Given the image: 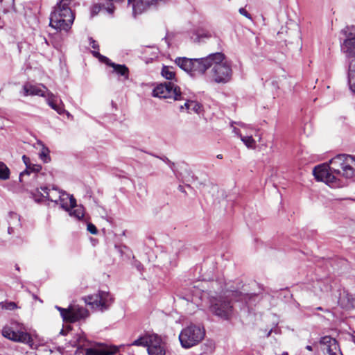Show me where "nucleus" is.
<instances>
[{
	"mask_svg": "<svg viewBox=\"0 0 355 355\" xmlns=\"http://www.w3.org/2000/svg\"><path fill=\"white\" fill-rule=\"evenodd\" d=\"M175 64L191 76L202 75L212 67V78L217 83H227L232 77V69L229 62L222 53H215L202 58L189 59L177 58Z\"/></svg>",
	"mask_w": 355,
	"mask_h": 355,
	"instance_id": "1",
	"label": "nucleus"
},
{
	"mask_svg": "<svg viewBox=\"0 0 355 355\" xmlns=\"http://www.w3.org/2000/svg\"><path fill=\"white\" fill-rule=\"evenodd\" d=\"M316 180L325 182L332 187H342L346 180L355 178V157L340 154L329 161L315 166L313 171Z\"/></svg>",
	"mask_w": 355,
	"mask_h": 355,
	"instance_id": "2",
	"label": "nucleus"
},
{
	"mask_svg": "<svg viewBox=\"0 0 355 355\" xmlns=\"http://www.w3.org/2000/svg\"><path fill=\"white\" fill-rule=\"evenodd\" d=\"M71 0H61L51 14L50 26L58 30L68 31L73 22L74 15L69 4Z\"/></svg>",
	"mask_w": 355,
	"mask_h": 355,
	"instance_id": "3",
	"label": "nucleus"
},
{
	"mask_svg": "<svg viewBox=\"0 0 355 355\" xmlns=\"http://www.w3.org/2000/svg\"><path fill=\"white\" fill-rule=\"evenodd\" d=\"M205 336V330L200 326L191 324L184 328L180 335L179 340L183 348L189 349L198 345Z\"/></svg>",
	"mask_w": 355,
	"mask_h": 355,
	"instance_id": "4",
	"label": "nucleus"
},
{
	"mask_svg": "<svg viewBox=\"0 0 355 355\" xmlns=\"http://www.w3.org/2000/svg\"><path fill=\"white\" fill-rule=\"evenodd\" d=\"M2 335L12 341L27 344L31 348H35L32 336L26 332L23 324H15V327H5L2 330Z\"/></svg>",
	"mask_w": 355,
	"mask_h": 355,
	"instance_id": "5",
	"label": "nucleus"
},
{
	"mask_svg": "<svg viewBox=\"0 0 355 355\" xmlns=\"http://www.w3.org/2000/svg\"><path fill=\"white\" fill-rule=\"evenodd\" d=\"M112 295L107 291H100L97 293L89 295L85 298V302L93 309L103 311L109 309L113 303Z\"/></svg>",
	"mask_w": 355,
	"mask_h": 355,
	"instance_id": "6",
	"label": "nucleus"
},
{
	"mask_svg": "<svg viewBox=\"0 0 355 355\" xmlns=\"http://www.w3.org/2000/svg\"><path fill=\"white\" fill-rule=\"evenodd\" d=\"M153 96L160 98H172L173 101L182 99L180 87L171 82L157 85L153 91Z\"/></svg>",
	"mask_w": 355,
	"mask_h": 355,
	"instance_id": "7",
	"label": "nucleus"
},
{
	"mask_svg": "<svg viewBox=\"0 0 355 355\" xmlns=\"http://www.w3.org/2000/svg\"><path fill=\"white\" fill-rule=\"evenodd\" d=\"M55 308L60 311L63 320L65 322H74L89 316L88 311L79 305H70L67 309L61 308L58 306Z\"/></svg>",
	"mask_w": 355,
	"mask_h": 355,
	"instance_id": "8",
	"label": "nucleus"
},
{
	"mask_svg": "<svg viewBox=\"0 0 355 355\" xmlns=\"http://www.w3.org/2000/svg\"><path fill=\"white\" fill-rule=\"evenodd\" d=\"M343 33L345 39L341 44V49L350 62L355 59V26L346 27L343 30Z\"/></svg>",
	"mask_w": 355,
	"mask_h": 355,
	"instance_id": "9",
	"label": "nucleus"
},
{
	"mask_svg": "<svg viewBox=\"0 0 355 355\" xmlns=\"http://www.w3.org/2000/svg\"><path fill=\"white\" fill-rule=\"evenodd\" d=\"M210 310L215 315L227 319L232 313V306L229 300L220 296L211 300Z\"/></svg>",
	"mask_w": 355,
	"mask_h": 355,
	"instance_id": "10",
	"label": "nucleus"
},
{
	"mask_svg": "<svg viewBox=\"0 0 355 355\" xmlns=\"http://www.w3.org/2000/svg\"><path fill=\"white\" fill-rule=\"evenodd\" d=\"M63 191L58 190L56 188L53 187L49 189L47 187H41L37 189L35 196L37 194L41 196L39 199H35L37 201H43L44 199L51 202L58 203Z\"/></svg>",
	"mask_w": 355,
	"mask_h": 355,
	"instance_id": "11",
	"label": "nucleus"
},
{
	"mask_svg": "<svg viewBox=\"0 0 355 355\" xmlns=\"http://www.w3.org/2000/svg\"><path fill=\"white\" fill-rule=\"evenodd\" d=\"M320 343L322 350L327 355H343L335 338L324 336L321 338Z\"/></svg>",
	"mask_w": 355,
	"mask_h": 355,
	"instance_id": "12",
	"label": "nucleus"
},
{
	"mask_svg": "<svg viewBox=\"0 0 355 355\" xmlns=\"http://www.w3.org/2000/svg\"><path fill=\"white\" fill-rule=\"evenodd\" d=\"M92 53L96 58H98L100 60L112 67L116 73L123 76L125 80L128 79L129 70L125 65L112 62L107 57L101 55L98 51H93Z\"/></svg>",
	"mask_w": 355,
	"mask_h": 355,
	"instance_id": "13",
	"label": "nucleus"
},
{
	"mask_svg": "<svg viewBox=\"0 0 355 355\" xmlns=\"http://www.w3.org/2000/svg\"><path fill=\"white\" fill-rule=\"evenodd\" d=\"M49 92L47 88L43 85H32L27 83L22 87L21 94L24 96H45Z\"/></svg>",
	"mask_w": 355,
	"mask_h": 355,
	"instance_id": "14",
	"label": "nucleus"
},
{
	"mask_svg": "<svg viewBox=\"0 0 355 355\" xmlns=\"http://www.w3.org/2000/svg\"><path fill=\"white\" fill-rule=\"evenodd\" d=\"M215 35L214 31L207 26L198 27L191 37V40L195 42H205Z\"/></svg>",
	"mask_w": 355,
	"mask_h": 355,
	"instance_id": "15",
	"label": "nucleus"
},
{
	"mask_svg": "<svg viewBox=\"0 0 355 355\" xmlns=\"http://www.w3.org/2000/svg\"><path fill=\"white\" fill-rule=\"evenodd\" d=\"M147 350L149 355H165V344L159 337L154 335Z\"/></svg>",
	"mask_w": 355,
	"mask_h": 355,
	"instance_id": "16",
	"label": "nucleus"
},
{
	"mask_svg": "<svg viewBox=\"0 0 355 355\" xmlns=\"http://www.w3.org/2000/svg\"><path fill=\"white\" fill-rule=\"evenodd\" d=\"M338 302L341 307L349 309L354 306L355 299L347 291H343L340 293Z\"/></svg>",
	"mask_w": 355,
	"mask_h": 355,
	"instance_id": "17",
	"label": "nucleus"
},
{
	"mask_svg": "<svg viewBox=\"0 0 355 355\" xmlns=\"http://www.w3.org/2000/svg\"><path fill=\"white\" fill-rule=\"evenodd\" d=\"M62 208L69 211L70 208L76 206V199L72 196L63 191L61 198L59 200Z\"/></svg>",
	"mask_w": 355,
	"mask_h": 355,
	"instance_id": "18",
	"label": "nucleus"
},
{
	"mask_svg": "<svg viewBox=\"0 0 355 355\" xmlns=\"http://www.w3.org/2000/svg\"><path fill=\"white\" fill-rule=\"evenodd\" d=\"M46 95L48 96V104L52 109L55 110L59 114H62L65 112L64 105L61 101H60V104H57V99L54 94L49 92Z\"/></svg>",
	"mask_w": 355,
	"mask_h": 355,
	"instance_id": "19",
	"label": "nucleus"
},
{
	"mask_svg": "<svg viewBox=\"0 0 355 355\" xmlns=\"http://www.w3.org/2000/svg\"><path fill=\"white\" fill-rule=\"evenodd\" d=\"M186 109L189 113L194 112L200 114L202 110L201 104L195 101H187L184 105L180 106V110Z\"/></svg>",
	"mask_w": 355,
	"mask_h": 355,
	"instance_id": "20",
	"label": "nucleus"
},
{
	"mask_svg": "<svg viewBox=\"0 0 355 355\" xmlns=\"http://www.w3.org/2000/svg\"><path fill=\"white\" fill-rule=\"evenodd\" d=\"M116 352V348L101 347L98 349L88 348L85 355H111Z\"/></svg>",
	"mask_w": 355,
	"mask_h": 355,
	"instance_id": "21",
	"label": "nucleus"
},
{
	"mask_svg": "<svg viewBox=\"0 0 355 355\" xmlns=\"http://www.w3.org/2000/svg\"><path fill=\"white\" fill-rule=\"evenodd\" d=\"M348 78L350 89L355 92V59L349 62Z\"/></svg>",
	"mask_w": 355,
	"mask_h": 355,
	"instance_id": "22",
	"label": "nucleus"
},
{
	"mask_svg": "<svg viewBox=\"0 0 355 355\" xmlns=\"http://www.w3.org/2000/svg\"><path fill=\"white\" fill-rule=\"evenodd\" d=\"M152 336H141L138 339L135 340L133 343H132L130 345H135V346H142L144 347H148L149 344L150 343L152 340Z\"/></svg>",
	"mask_w": 355,
	"mask_h": 355,
	"instance_id": "23",
	"label": "nucleus"
},
{
	"mask_svg": "<svg viewBox=\"0 0 355 355\" xmlns=\"http://www.w3.org/2000/svg\"><path fill=\"white\" fill-rule=\"evenodd\" d=\"M106 1V7H105V10L109 15H112L115 11L116 7L114 3H121L124 1V0H104Z\"/></svg>",
	"mask_w": 355,
	"mask_h": 355,
	"instance_id": "24",
	"label": "nucleus"
},
{
	"mask_svg": "<svg viewBox=\"0 0 355 355\" xmlns=\"http://www.w3.org/2000/svg\"><path fill=\"white\" fill-rule=\"evenodd\" d=\"M72 209H73V210L69 209V211L70 216H73L78 220L83 218L84 214H85L83 207H82L81 205L78 206L76 205V206L74 207H73Z\"/></svg>",
	"mask_w": 355,
	"mask_h": 355,
	"instance_id": "25",
	"label": "nucleus"
},
{
	"mask_svg": "<svg viewBox=\"0 0 355 355\" xmlns=\"http://www.w3.org/2000/svg\"><path fill=\"white\" fill-rule=\"evenodd\" d=\"M162 76L168 80H173L175 76V71L173 67L164 66L162 69Z\"/></svg>",
	"mask_w": 355,
	"mask_h": 355,
	"instance_id": "26",
	"label": "nucleus"
},
{
	"mask_svg": "<svg viewBox=\"0 0 355 355\" xmlns=\"http://www.w3.org/2000/svg\"><path fill=\"white\" fill-rule=\"evenodd\" d=\"M10 171L8 167L2 162H0V180H6L10 178Z\"/></svg>",
	"mask_w": 355,
	"mask_h": 355,
	"instance_id": "27",
	"label": "nucleus"
},
{
	"mask_svg": "<svg viewBox=\"0 0 355 355\" xmlns=\"http://www.w3.org/2000/svg\"><path fill=\"white\" fill-rule=\"evenodd\" d=\"M241 141L248 148L254 149L256 148V141L252 138V136H241Z\"/></svg>",
	"mask_w": 355,
	"mask_h": 355,
	"instance_id": "28",
	"label": "nucleus"
},
{
	"mask_svg": "<svg viewBox=\"0 0 355 355\" xmlns=\"http://www.w3.org/2000/svg\"><path fill=\"white\" fill-rule=\"evenodd\" d=\"M105 7H106L105 3H96L93 5L91 8L92 15H96L101 10H105Z\"/></svg>",
	"mask_w": 355,
	"mask_h": 355,
	"instance_id": "29",
	"label": "nucleus"
},
{
	"mask_svg": "<svg viewBox=\"0 0 355 355\" xmlns=\"http://www.w3.org/2000/svg\"><path fill=\"white\" fill-rule=\"evenodd\" d=\"M3 12H8L14 6V0H0Z\"/></svg>",
	"mask_w": 355,
	"mask_h": 355,
	"instance_id": "30",
	"label": "nucleus"
},
{
	"mask_svg": "<svg viewBox=\"0 0 355 355\" xmlns=\"http://www.w3.org/2000/svg\"><path fill=\"white\" fill-rule=\"evenodd\" d=\"M0 307L6 310H14L17 308V306L13 302H4L0 303Z\"/></svg>",
	"mask_w": 355,
	"mask_h": 355,
	"instance_id": "31",
	"label": "nucleus"
},
{
	"mask_svg": "<svg viewBox=\"0 0 355 355\" xmlns=\"http://www.w3.org/2000/svg\"><path fill=\"white\" fill-rule=\"evenodd\" d=\"M22 159H23L24 163L26 166V170L23 171V172H21L20 173V176L21 177L24 175L25 174H28L29 173V169H31V162H30V159L26 155H23L22 156Z\"/></svg>",
	"mask_w": 355,
	"mask_h": 355,
	"instance_id": "32",
	"label": "nucleus"
},
{
	"mask_svg": "<svg viewBox=\"0 0 355 355\" xmlns=\"http://www.w3.org/2000/svg\"><path fill=\"white\" fill-rule=\"evenodd\" d=\"M40 157L44 162H49L50 161V157L49 155V150L43 149L40 153Z\"/></svg>",
	"mask_w": 355,
	"mask_h": 355,
	"instance_id": "33",
	"label": "nucleus"
},
{
	"mask_svg": "<svg viewBox=\"0 0 355 355\" xmlns=\"http://www.w3.org/2000/svg\"><path fill=\"white\" fill-rule=\"evenodd\" d=\"M87 230L92 234H96L98 232L96 226L92 223H89L87 225Z\"/></svg>",
	"mask_w": 355,
	"mask_h": 355,
	"instance_id": "34",
	"label": "nucleus"
},
{
	"mask_svg": "<svg viewBox=\"0 0 355 355\" xmlns=\"http://www.w3.org/2000/svg\"><path fill=\"white\" fill-rule=\"evenodd\" d=\"M10 218L13 220V222L15 221L17 225H19V216L17 214L11 213L10 214Z\"/></svg>",
	"mask_w": 355,
	"mask_h": 355,
	"instance_id": "35",
	"label": "nucleus"
},
{
	"mask_svg": "<svg viewBox=\"0 0 355 355\" xmlns=\"http://www.w3.org/2000/svg\"><path fill=\"white\" fill-rule=\"evenodd\" d=\"M193 292L194 294L191 300L196 302V298H197V297L201 298L202 297V296L200 295V294H201V291L196 290Z\"/></svg>",
	"mask_w": 355,
	"mask_h": 355,
	"instance_id": "36",
	"label": "nucleus"
},
{
	"mask_svg": "<svg viewBox=\"0 0 355 355\" xmlns=\"http://www.w3.org/2000/svg\"><path fill=\"white\" fill-rule=\"evenodd\" d=\"M239 13L248 19H251L250 15L246 11V10L243 8H241L239 9Z\"/></svg>",
	"mask_w": 355,
	"mask_h": 355,
	"instance_id": "37",
	"label": "nucleus"
},
{
	"mask_svg": "<svg viewBox=\"0 0 355 355\" xmlns=\"http://www.w3.org/2000/svg\"><path fill=\"white\" fill-rule=\"evenodd\" d=\"M89 41H90L89 44L92 46V47L94 49H98V44H97V42L95 40H94L92 38H90Z\"/></svg>",
	"mask_w": 355,
	"mask_h": 355,
	"instance_id": "38",
	"label": "nucleus"
},
{
	"mask_svg": "<svg viewBox=\"0 0 355 355\" xmlns=\"http://www.w3.org/2000/svg\"><path fill=\"white\" fill-rule=\"evenodd\" d=\"M42 167L40 165L34 164L33 166H31V169L32 171L34 172H39L41 170Z\"/></svg>",
	"mask_w": 355,
	"mask_h": 355,
	"instance_id": "39",
	"label": "nucleus"
},
{
	"mask_svg": "<svg viewBox=\"0 0 355 355\" xmlns=\"http://www.w3.org/2000/svg\"><path fill=\"white\" fill-rule=\"evenodd\" d=\"M255 296H250L249 295H241V298L242 300H244L245 301V302L248 304V301H247V299H251L252 297H254Z\"/></svg>",
	"mask_w": 355,
	"mask_h": 355,
	"instance_id": "40",
	"label": "nucleus"
},
{
	"mask_svg": "<svg viewBox=\"0 0 355 355\" xmlns=\"http://www.w3.org/2000/svg\"><path fill=\"white\" fill-rule=\"evenodd\" d=\"M84 341H85V338L83 336H80L79 339L78 340V343L77 345L80 347H82L83 345H84Z\"/></svg>",
	"mask_w": 355,
	"mask_h": 355,
	"instance_id": "41",
	"label": "nucleus"
},
{
	"mask_svg": "<svg viewBox=\"0 0 355 355\" xmlns=\"http://www.w3.org/2000/svg\"><path fill=\"white\" fill-rule=\"evenodd\" d=\"M9 227L8 229V233L12 234L14 232V227L11 226V225H15V223L12 221H9Z\"/></svg>",
	"mask_w": 355,
	"mask_h": 355,
	"instance_id": "42",
	"label": "nucleus"
},
{
	"mask_svg": "<svg viewBox=\"0 0 355 355\" xmlns=\"http://www.w3.org/2000/svg\"><path fill=\"white\" fill-rule=\"evenodd\" d=\"M233 132H234L236 135H238L240 138H241V136H242V135H241V133L240 130H239L238 128H233Z\"/></svg>",
	"mask_w": 355,
	"mask_h": 355,
	"instance_id": "43",
	"label": "nucleus"
},
{
	"mask_svg": "<svg viewBox=\"0 0 355 355\" xmlns=\"http://www.w3.org/2000/svg\"><path fill=\"white\" fill-rule=\"evenodd\" d=\"M238 125H239L242 128H246V125L244 123H239Z\"/></svg>",
	"mask_w": 355,
	"mask_h": 355,
	"instance_id": "44",
	"label": "nucleus"
},
{
	"mask_svg": "<svg viewBox=\"0 0 355 355\" xmlns=\"http://www.w3.org/2000/svg\"><path fill=\"white\" fill-rule=\"evenodd\" d=\"M115 248H118V247L116 245H115ZM119 252L122 254L123 251H122V248L121 247H119Z\"/></svg>",
	"mask_w": 355,
	"mask_h": 355,
	"instance_id": "45",
	"label": "nucleus"
},
{
	"mask_svg": "<svg viewBox=\"0 0 355 355\" xmlns=\"http://www.w3.org/2000/svg\"><path fill=\"white\" fill-rule=\"evenodd\" d=\"M306 349L309 351L312 350V347L310 345L306 346Z\"/></svg>",
	"mask_w": 355,
	"mask_h": 355,
	"instance_id": "46",
	"label": "nucleus"
},
{
	"mask_svg": "<svg viewBox=\"0 0 355 355\" xmlns=\"http://www.w3.org/2000/svg\"><path fill=\"white\" fill-rule=\"evenodd\" d=\"M60 334H62V335H65V332H64V329H62V330L60 331Z\"/></svg>",
	"mask_w": 355,
	"mask_h": 355,
	"instance_id": "47",
	"label": "nucleus"
},
{
	"mask_svg": "<svg viewBox=\"0 0 355 355\" xmlns=\"http://www.w3.org/2000/svg\"><path fill=\"white\" fill-rule=\"evenodd\" d=\"M179 190H180V191H182V192L184 191V190H183V187H182V186H180V187H179Z\"/></svg>",
	"mask_w": 355,
	"mask_h": 355,
	"instance_id": "48",
	"label": "nucleus"
},
{
	"mask_svg": "<svg viewBox=\"0 0 355 355\" xmlns=\"http://www.w3.org/2000/svg\"><path fill=\"white\" fill-rule=\"evenodd\" d=\"M316 309H317V310L322 311V307H320V306H319V307H317V308H316Z\"/></svg>",
	"mask_w": 355,
	"mask_h": 355,
	"instance_id": "49",
	"label": "nucleus"
},
{
	"mask_svg": "<svg viewBox=\"0 0 355 355\" xmlns=\"http://www.w3.org/2000/svg\"><path fill=\"white\" fill-rule=\"evenodd\" d=\"M217 157L219 158V159H221L222 158V155H217Z\"/></svg>",
	"mask_w": 355,
	"mask_h": 355,
	"instance_id": "50",
	"label": "nucleus"
},
{
	"mask_svg": "<svg viewBox=\"0 0 355 355\" xmlns=\"http://www.w3.org/2000/svg\"><path fill=\"white\" fill-rule=\"evenodd\" d=\"M236 294H237V293H236V292L235 293L232 292V296H233V295H236Z\"/></svg>",
	"mask_w": 355,
	"mask_h": 355,
	"instance_id": "51",
	"label": "nucleus"
},
{
	"mask_svg": "<svg viewBox=\"0 0 355 355\" xmlns=\"http://www.w3.org/2000/svg\"><path fill=\"white\" fill-rule=\"evenodd\" d=\"M282 355H288L287 352H284Z\"/></svg>",
	"mask_w": 355,
	"mask_h": 355,
	"instance_id": "52",
	"label": "nucleus"
}]
</instances>
